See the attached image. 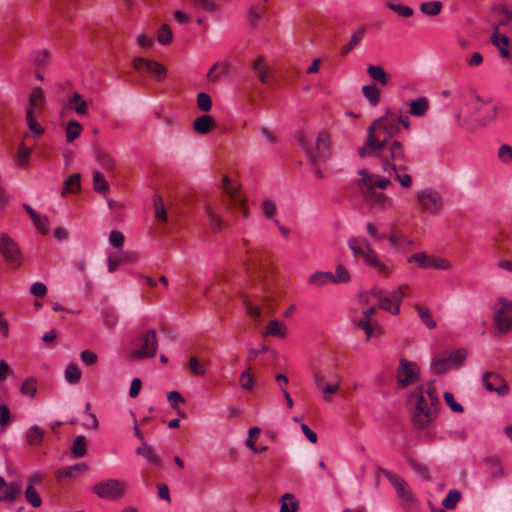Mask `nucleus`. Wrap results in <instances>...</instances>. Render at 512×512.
I'll list each match as a JSON object with an SVG mask.
<instances>
[{"mask_svg":"<svg viewBox=\"0 0 512 512\" xmlns=\"http://www.w3.org/2000/svg\"><path fill=\"white\" fill-rule=\"evenodd\" d=\"M400 131L397 116L390 112L375 119L367 130L364 145L358 148V155L361 158L376 157L382 170L408 189L412 186L409 157L403 143L394 139Z\"/></svg>","mask_w":512,"mask_h":512,"instance_id":"nucleus-1","label":"nucleus"},{"mask_svg":"<svg viewBox=\"0 0 512 512\" xmlns=\"http://www.w3.org/2000/svg\"><path fill=\"white\" fill-rule=\"evenodd\" d=\"M297 142L305 151L309 161L315 167L317 178L324 177L321 169L317 166L318 162L326 161L330 157V137L326 131H320L313 146L303 132L297 135Z\"/></svg>","mask_w":512,"mask_h":512,"instance_id":"nucleus-2","label":"nucleus"},{"mask_svg":"<svg viewBox=\"0 0 512 512\" xmlns=\"http://www.w3.org/2000/svg\"><path fill=\"white\" fill-rule=\"evenodd\" d=\"M348 246L355 258H362L364 263L377 273L387 277L393 271V265L383 262L371 244L363 237H351Z\"/></svg>","mask_w":512,"mask_h":512,"instance_id":"nucleus-3","label":"nucleus"},{"mask_svg":"<svg viewBox=\"0 0 512 512\" xmlns=\"http://www.w3.org/2000/svg\"><path fill=\"white\" fill-rule=\"evenodd\" d=\"M410 401H415V409L412 415L413 425L418 429L429 426L436 418L439 407L431 406L424 395V387H416L410 394Z\"/></svg>","mask_w":512,"mask_h":512,"instance_id":"nucleus-4","label":"nucleus"},{"mask_svg":"<svg viewBox=\"0 0 512 512\" xmlns=\"http://www.w3.org/2000/svg\"><path fill=\"white\" fill-rule=\"evenodd\" d=\"M223 192L222 203L228 212H232L234 209H238L243 217H249V208L246 204V200L243 197L240 186L236 182H233L227 175L222 178Z\"/></svg>","mask_w":512,"mask_h":512,"instance_id":"nucleus-5","label":"nucleus"},{"mask_svg":"<svg viewBox=\"0 0 512 512\" xmlns=\"http://www.w3.org/2000/svg\"><path fill=\"white\" fill-rule=\"evenodd\" d=\"M493 329L495 337L512 331V301L500 298L493 307Z\"/></svg>","mask_w":512,"mask_h":512,"instance_id":"nucleus-6","label":"nucleus"},{"mask_svg":"<svg viewBox=\"0 0 512 512\" xmlns=\"http://www.w3.org/2000/svg\"><path fill=\"white\" fill-rule=\"evenodd\" d=\"M467 357V351L464 348L445 351L433 358L431 362V372L436 375L447 373L451 368H459L463 365Z\"/></svg>","mask_w":512,"mask_h":512,"instance_id":"nucleus-7","label":"nucleus"},{"mask_svg":"<svg viewBox=\"0 0 512 512\" xmlns=\"http://www.w3.org/2000/svg\"><path fill=\"white\" fill-rule=\"evenodd\" d=\"M135 345L138 347L131 352V357L135 360H144L153 358L158 349L157 334L154 329L147 330L141 333L135 340Z\"/></svg>","mask_w":512,"mask_h":512,"instance_id":"nucleus-8","label":"nucleus"},{"mask_svg":"<svg viewBox=\"0 0 512 512\" xmlns=\"http://www.w3.org/2000/svg\"><path fill=\"white\" fill-rule=\"evenodd\" d=\"M378 473L383 474L395 488L397 496L402 502L403 508L405 510H411L416 500L411 489L408 486V483L400 476L384 468H379Z\"/></svg>","mask_w":512,"mask_h":512,"instance_id":"nucleus-9","label":"nucleus"},{"mask_svg":"<svg viewBox=\"0 0 512 512\" xmlns=\"http://www.w3.org/2000/svg\"><path fill=\"white\" fill-rule=\"evenodd\" d=\"M470 105L473 110L474 119L479 125H488L497 117L498 107L489 101H483L478 95L471 96Z\"/></svg>","mask_w":512,"mask_h":512,"instance_id":"nucleus-10","label":"nucleus"},{"mask_svg":"<svg viewBox=\"0 0 512 512\" xmlns=\"http://www.w3.org/2000/svg\"><path fill=\"white\" fill-rule=\"evenodd\" d=\"M420 369L414 362L405 358L399 360L396 371V382L399 388H407L419 379Z\"/></svg>","mask_w":512,"mask_h":512,"instance_id":"nucleus-11","label":"nucleus"},{"mask_svg":"<svg viewBox=\"0 0 512 512\" xmlns=\"http://www.w3.org/2000/svg\"><path fill=\"white\" fill-rule=\"evenodd\" d=\"M0 253L9 265L13 267H19L21 265L22 255L20 248L6 233L0 234Z\"/></svg>","mask_w":512,"mask_h":512,"instance_id":"nucleus-12","label":"nucleus"},{"mask_svg":"<svg viewBox=\"0 0 512 512\" xmlns=\"http://www.w3.org/2000/svg\"><path fill=\"white\" fill-rule=\"evenodd\" d=\"M125 486L117 479H108L95 484L92 491L102 499H118L124 494Z\"/></svg>","mask_w":512,"mask_h":512,"instance_id":"nucleus-13","label":"nucleus"},{"mask_svg":"<svg viewBox=\"0 0 512 512\" xmlns=\"http://www.w3.org/2000/svg\"><path fill=\"white\" fill-rule=\"evenodd\" d=\"M408 263L416 262L419 267L424 269L446 270L450 268V262L444 258L430 256L425 252L414 253L407 259Z\"/></svg>","mask_w":512,"mask_h":512,"instance_id":"nucleus-14","label":"nucleus"},{"mask_svg":"<svg viewBox=\"0 0 512 512\" xmlns=\"http://www.w3.org/2000/svg\"><path fill=\"white\" fill-rule=\"evenodd\" d=\"M417 199L419 204L431 213H438L443 207L440 193L430 188L420 191L417 195Z\"/></svg>","mask_w":512,"mask_h":512,"instance_id":"nucleus-15","label":"nucleus"},{"mask_svg":"<svg viewBox=\"0 0 512 512\" xmlns=\"http://www.w3.org/2000/svg\"><path fill=\"white\" fill-rule=\"evenodd\" d=\"M133 66L139 73L155 75L157 81H162L166 76V68L154 60L137 57L134 59Z\"/></svg>","mask_w":512,"mask_h":512,"instance_id":"nucleus-16","label":"nucleus"},{"mask_svg":"<svg viewBox=\"0 0 512 512\" xmlns=\"http://www.w3.org/2000/svg\"><path fill=\"white\" fill-rule=\"evenodd\" d=\"M245 249V258L243 259L244 266L247 271H257L261 269L264 264V253L258 249H252L250 242L247 239L242 240Z\"/></svg>","mask_w":512,"mask_h":512,"instance_id":"nucleus-17","label":"nucleus"},{"mask_svg":"<svg viewBox=\"0 0 512 512\" xmlns=\"http://www.w3.org/2000/svg\"><path fill=\"white\" fill-rule=\"evenodd\" d=\"M484 387L490 392H496L499 396L506 395L509 387L506 381L497 373L486 372L482 376Z\"/></svg>","mask_w":512,"mask_h":512,"instance_id":"nucleus-18","label":"nucleus"},{"mask_svg":"<svg viewBox=\"0 0 512 512\" xmlns=\"http://www.w3.org/2000/svg\"><path fill=\"white\" fill-rule=\"evenodd\" d=\"M362 178L359 180L360 187H366L368 190H374L375 188L385 189L391 185L390 177H380L376 174H370L366 169L359 171Z\"/></svg>","mask_w":512,"mask_h":512,"instance_id":"nucleus-19","label":"nucleus"},{"mask_svg":"<svg viewBox=\"0 0 512 512\" xmlns=\"http://www.w3.org/2000/svg\"><path fill=\"white\" fill-rule=\"evenodd\" d=\"M390 244L398 250L407 251L413 245V241L406 238L396 225L391 227V231L386 235Z\"/></svg>","mask_w":512,"mask_h":512,"instance_id":"nucleus-20","label":"nucleus"},{"mask_svg":"<svg viewBox=\"0 0 512 512\" xmlns=\"http://www.w3.org/2000/svg\"><path fill=\"white\" fill-rule=\"evenodd\" d=\"M45 107V93L41 87H34L29 95L28 109L32 113H40Z\"/></svg>","mask_w":512,"mask_h":512,"instance_id":"nucleus-21","label":"nucleus"},{"mask_svg":"<svg viewBox=\"0 0 512 512\" xmlns=\"http://www.w3.org/2000/svg\"><path fill=\"white\" fill-rule=\"evenodd\" d=\"M23 208L30 216L31 220L33 221V224L38 229V231L46 235L49 233V220L48 217L45 215L38 214L30 205L23 204Z\"/></svg>","mask_w":512,"mask_h":512,"instance_id":"nucleus-22","label":"nucleus"},{"mask_svg":"<svg viewBox=\"0 0 512 512\" xmlns=\"http://www.w3.org/2000/svg\"><path fill=\"white\" fill-rule=\"evenodd\" d=\"M88 466L85 463H80L72 466H65L57 470L55 477L59 481L75 478L77 475L85 472Z\"/></svg>","mask_w":512,"mask_h":512,"instance_id":"nucleus-23","label":"nucleus"},{"mask_svg":"<svg viewBox=\"0 0 512 512\" xmlns=\"http://www.w3.org/2000/svg\"><path fill=\"white\" fill-rule=\"evenodd\" d=\"M215 126V120L208 114L199 116L193 122V129L201 135L209 133Z\"/></svg>","mask_w":512,"mask_h":512,"instance_id":"nucleus-24","label":"nucleus"},{"mask_svg":"<svg viewBox=\"0 0 512 512\" xmlns=\"http://www.w3.org/2000/svg\"><path fill=\"white\" fill-rule=\"evenodd\" d=\"M95 158L101 167L107 172L113 171L116 167L114 157L104 149H96Z\"/></svg>","mask_w":512,"mask_h":512,"instance_id":"nucleus-25","label":"nucleus"},{"mask_svg":"<svg viewBox=\"0 0 512 512\" xmlns=\"http://www.w3.org/2000/svg\"><path fill=\"white\" fill-rule=\"evenodd\" d=\"M409 290L410 287L408 284H402L398 287V289L392 293H389V296L394 302L393 315H398L400 313V304L403 298L408 295Z\"/></svg>","mask_w":512,"mask_h":512,"instance_id":"nucleus-26","label":"nucleus"},{"mask_svg":"<svg viewBox=\"0 0 512 512\" xmlns=\"http://www.w3.org/2000/svg\"><path fill=\"white\" fill-rule=\"evenodd\" d=\"M367 73L373 81L378 82L382 86L387 85L390 78V75L383 69V67L377 65H369L367 67Z\"/></svg>","mask_w":512,"mask_h":512,"instance_id":"nucleus-27","label":"nucleus"},{"mask_svg":"<svg viewBox=\"0 0 512 512\" xmlns=\"http://www.w3.org/2000/svg\"><path fill=\"white\" fill-rule=\"evenodd\" d=\"M81 188V175L79 173L72 174L64 181L61 195L66 196L70 193H76Z\"/></svg>","mask_w":512,"mask_h":512,"instance_id":"nucleus-28","label":"nucleus"},{"mask_svg":"<svg viewBox=\"0 0 512 512\" xmlns=\"http://www.w3.org/2000/svg\"><path fill=\"white\" fill-rule=\"evenodd\" d=\"M484 462L488 467V472L493 478L502 477L504 475L503 467L498 456H487Z\"/></svg>","mask_w":512,"mask_h":512,"instance_id":"nucleus-29","label":"nucleus"},{"mask_svg":"<svg viewBox=\"0 0 512 512\" xmlns=\"http://www.w3.org/2000/svg\"><path fill=\"white\" fill-rule=\"evenodd\" d=\"M229 64L226 62H217L207 73V79L210 82H217L222 76L228 72Z\"/></svg>","mask_w":512,"mask_h":512,"instance_id":"nucleus-30","label":"nucleus"},{"mask_svg":"<svg viewBox=\"0 0 512 512\" xmlns=\"http://www.w3.org/2000/svg\"><path fill=\"white\" fill-rule=\"evenodd\" d=\"M429 109V102L426 97H420L411 101L409 113L413 116H424Z\"/></svg>","mask_w":512,"mask_h":512,"instance_id":"nucleus-31","label":"nucleus"},{"mask_svg":"<svg viewBox=\"0 0 512 512\" xmlns=\"http://www.w3.org/2000/svg\"><path fill=\"white\" fill-rule=\"evenodd\" d=\"M287 334L286 326L279 320H271L267 326L265 335L284 338Z\"/></svg>","mask_w":512,"mask_h":512,"instance_id":"nucleus-32","label":"nucleus"},{"mask_svg":"<svg viewBox=\"0 0 512 512\" xmlns=\"http://www.w3.org/2000/svg\"><path fill=\"white\" fill-rule=\"evenodd\" d=\"M136 454L147 459L150 463L156 465L161 463L160 457L155 454L153 448L146 441H143V444L136 449Z\"/></svg>","mask_w":512,"mask_h":512,"instance_id":"nucleus-33","label":"nucleus"},{"mask_svg":"<svg viewBox=\"0 0 512 512\" xmlns=\"http://www.w3.org/2000/svg\"><path fill=\"white\" fill-rule=\"evenodd\" d=\"M280 512H296L299 502L291 493H285L280 499Z\"/></svg>","mask_w":512,"mask_h":512,"instance_id":"nucleus-34","label":"nucleus"},{"mask_svg":"<svg viewBox=\"0 0 512 512\" xmlns=\"http://www.w3.org/2000/svg\"><path fill=\"white\" fill-rule=\"evenodd\" d=\"M69 106L80 116L87 113V102L77 92L69 98Z\"/></svg>","mask_w":512,"mask_h":512,"instance_id":"nucleus-35","label":"nucleus"},{"mask_svg":"<svg viewBox=\"0 0 512 512\" xmlns=\"http://www.w3.org/2000/svg\"><path fill=\"white\" fill-rule=\"evenodd\" d=\"M333 273L317 271L309 276L308 282L314 286H324L332 283Z\"/></svg>","mask_w":512,"mask_h":512,"instance_id":"nucleus-36","label":"nucleus"},{"mask_svg":"<svg viewBox=\"0 0 512 512\" xmlns=\"http://www.w3.org/2000/svg\"><path fill=\"white\" fill-rule=\"evenodd\" d=\"M494 12L499 15V20L494 26H506L512 21V9L507 8L504 5H497L493 8Z\"/></svg>","mask_w":512,"mask_h":512,"instance_id":"nucleus-37","label":"nucleus"},{"mask_svg":"<svg viewBox=\"0 0 512 512\" xmlns=\"http://www.w3.org/2000/svg\"><path fill=\"white\" fill-rule=\"evenodd\" d=\"M82 131L83 127L78 121H69L65 129L66 141L68 143L73 142L76 138H78L81 135Z\"/></svg>","mask_w":512,"mask_h":512,"instance_id":"nucleus-38","label":"nucleus"},{"mask_svg":"<svg viewBox=\"0 0 512 512\" xmlns=\"http://www.w3.org/2000/svg\"><path fill=\"white\" fill-rule=\"evenodd\" d=\"M362 93L370 105L377 106L380 102V90L375 85H364Z\"/></svg>","mask_w":512,"mask_h":512,"instance_id":"nucleus-39","label":"nucleus"},{"mask_svg":"<svg viewBox=\"0 0 512 512\" xmlns=\"http://www.w3.org/2000/svg\"><path fill=\"white\" fill-rule=\"evenodd\" d=\"M22 492V487L17 483L6 484L4 494L0 496L1 501H14Z\"/></svg>","mask_w":512,"mask_h":512,"instance_id":"nucleus-40","label":"nucleus"},{"mask_svg":"<svg viewBox=\"0 0 512 512\" xmlns=\"http://www.w3.org/2000/svg\"><path fill=\"white\" fill-rule=\"evenodd\" d=\"M441 1H428L420 4V11L427 16H437L442 10Z\"/></svg>","mask_w":512,"mask_h":512,"instance_id":"nucleus-41","label":"nucleus"},{"mask_svg":"<svg viewBox=\"0 0 512 512\" xmlns=\"http://www.w3.org/2000/svg\"><path fill=\"white\" fill-rule=\"evenodd\" d=\"M414 307L417 310L421 321L427 326V328L435 329L437 324L436 321L433 319L430 310L427 307H424L419 304H415Z\"/></svg>","mask_w":512,"mask_h":512,"instance_id":"nucleus-42","label":"nucleus"},{"mask_svg":"<svg viewBox=\"0 0 512 512\" xmlns=\"http://www.w3.org/2000/svg\"><path fill=\"white\" fill-rule=\"evenodd\" d=\"M205 213L209 218L211 230L213 232H220L223 227V221L221 216L216 211H214V209L211 206L206 207Z\"/></svg>","mask_w":512,"mask_h":512,"instance_id":"nucleus-43","label":"nucleus"},{"mask_svg":"<svg viewBox=\"0 0 512 512\" xmlns=\"http://www.w3.org/2000/svg\"><path fill=\"white\" fill-rule=\"evenodd\" d=\"M93 188L97 193L105 195L110 188L103 174L99 171L93 172Z\"/></svg>","mask_w":512,"mask_h":512,"instance_id":"nucleus-44","label":"nucleus"},{"mask_svg":"<svg viewBox=\"0 0 512 512\" xmlns=\"http://www.w3.org/2000/svg\"><path fill=\"white\" fill-rule=\"evenodd\" d=\"M82 372L79 366L75 363H70L65 369V379L70 384H76L80 381Z\"/></svg>","mask_w":512,"mask_h":512,"instance_id":"nucleus-45","label":"nucleus"},{"mask_svg":"<svg viewBox=\"0 0 512 512\" xmlns=\"http://www.w3.org/2000/svg\"><path fill=\"white\" fill-rule=\"evenodd\" d=\"M86 452V438L82 435H79L73 441L71 453L75 458H80L85 456Z\"/></svg>","mask_w":512,"mask_h":512,"instance_id":"nucleus-46","label":"nucleus"},{"mask_svg":"<svg viewBox=\"0 0 512 512\" xmlns=\"http://www.w3.org/2000/svg\"><path fill=\"white\" fill-rule=\"evenodd\" d=\"M385 6L397 13L400 17H403V18H409L413 15L414 11L411 7L409 6H405V5H402V4H396V3H393L391 1H386L385 2Z\"/></svg>","mask_w":512,"mask_h":512,"instance_id":"nucleus-47","label":"nucleus"},{"mask_svg":"<svg viewBox=\"0 0 512 512\" xmlns=\"http://www.w3.org/2000/svg\"><path fill=\"white\" fill-rule=\"evenodd\" d=\"M22 395L34 398L37 393V380L33 377L26 378L20 387Z\"/></svg>","mask_w":512,"mask_h":512,"instance_id":"nucleus-48","label":"nucleus"},{"mask_svg":"<svg viewBox=\"0 0 512 512\" xmlns=\"http://www.w3.org/2000/svg\"><path fill=\"white\" fill-rule=\"evenodd\" d=\"M26 121H27V125H28L30 131L34 135L40 136V135H42L44 133L45 130L38 123V121H37V114L36 113H32L31 111H27V113H26Z\"/></svg>","mask_w":512,"mask_h":512,"instance_id":"nucleus-49","label":"nucleus"},{"mask_svg":"<svg viewBox=\"0 0 512 512\" xmlns=\"http://www.w3.org/2000/svg\"><path fill=\"white\" fill-rule=\"evenodd\" d=\"M25 498L27 502L34 508H38L42 504V499L33 485H28L26 487Z\"/></svg>","mask_w":512,"mask_h":512,"instance_id":"nucleus-50","label":"nucleus"},{"mask_svg":"<svg viewBox=\"0 0 512 512\" xmlns=\"http://www.w3.org/2000/svg\"><path fill=\"white\" fill-rule=\"evenodd\" d=\"M44 436V430L40 428L39 426H32L29 428L26 434V439L29 444L31 445H37L39 444Z\"/></svg>","mask_w":512,"mask_h":512,"instance_id":"nucleus-51","label":"nucleus"},{"mask_svg":"<svg viewBox=\"0 0 512 512\" xmlns=\"http://www.w3.org/2000/svg\"><path fill=\"white\" fill-rule=\"evenodd\" d=\"M461 499V492L457 489H452L448 492L446 497L442 501V505L446 509H454L457 506V503Z\"/></svg>","mask_w":512,"mask_h":512,"instance_id":"nucleus-52","label":"nucleus"},{"mask_svg":"<svg viewBox=\"0 0 512 512\" xmlns=\"http://www.w3.org/2000/svg\"><path fill=\"white\" fill-rule=\"evenodd\" d=\"M101 315H102L104 324L108 328H113V327L116 326V324L118 322V315H117V313H116L114 308H112V307H105L102 310Z\"/></svg>","mask_w":512,"mask_h":512,"instance_id":"nucleus-53","label":"nucleus"},{"mask_svg":"<svg viewBox=\"0 0 512 512\" xmlns=\"http://www.w3.org/2000/svg\"><path fill=\"white\" fill-rule=\"evenodd\" d=\"M351 279L349 271L342 264L336 266V272L333 274L332 283H348Z\"/></svg>","mask_w":512,"mask_h":512,"instance_id":"nucleus-54","label":"nucleus"},{"mask_svg":"<svg viewBox=\"0 0 512 512\" xmlns=\"http://www.w3.org/2000/svg\"><path fill=\"white\" fill-rule=\"evenodd\" d=\"M173 39V33L169 25L162 24L158 30L157 41L161 45H168Z\"/></svg>","mask_w":512,"mask_h":512,"instance_id":"nucleus-55","label":"nucleus"},{"mask_svg":"<svg viewBox=\"0 0 512 512\" xmlns=\"http://www.w3.org/2000/svg\"><path fill=\"white\" fill-rule=\"evenodd\" d=\"M154 207H155V217L156 219L166 222L168 219L166 209L164 207V203L162 197L160 195L154 196Z\"/></svg>","mask_w":512,"mask_h":512,"instance_id":"nucleus-56","label":"nucleus"},{"mask_svg":"<svg viewBox=\"0 0 512 512\" xmlns=\"http://www.w3.org/2000/svg\"><path fill=\"white\" fill-rule=\"evenodd\" d=\"M31 151L32 148L26 147L22 142L18 147L17 156L15 158L16 164L18 166H24L29 160Z\"/></svg>","mask_w":512,"mask_h":512,"instance_id":"nucleus-57","label":"nucleus"},{"mask_svg":"<svg viewBox=\"0 0 512 512\" xmlns=\"http://www.w3.org/2000/svg\"><path fill=\"white\" fill-rule=\"evenodd\" d=\"M197 106L203 112H209L212 108V99L209 94L200 92L197 95Z\"/></svg>","mask_w":512,"mask_h":512,"instance_id":"nucleus-58","label":"nucleus"},{"mask_svg":"<svg viewBox=\"0 0 512 512\" xmlns=\"http://www.w3.org/2000/svg\"><path fill=\"white\" fill-rule=\"evenodd\" d=\"M356 325L358 328L364 330L367 339H369L372 336L373 328L377 327L376 323L372 322V320L365 318L364 316L356 322Z\"/></svg>","mask_w":512,"mask_h":512,"instance_id":"nucleus-59","label":"nucleus"},{"mask_svg":"<svg viewBox=\"0 0 512 512\" xmlns=\"http://www.w3.org/2000/svg\"><path fill=\"white\" fill-rule=\"evenodd\" d=\"M167 400L174 410H178L181 404L185 403V399L178 391H170L167 393Z\"/></svg>","mask_w":512,"mask_h":512,"instance_id":"nucleus-60","label":"nucleus"},{"mask_svg":"<svg viewBox=\"0 0 512 512\" xmlns=\"http://www.w3.org/2000/svg\"><path fill=\"white\" fill-rule=\"evenodd\" d=\"M424 395L426 398H428L429 404H431V406L440 407V400L432 383H430L427 388H424Z\"/></svg>","mask_w":512,"mask_h":512,"instance_id":"nucleus-61","label":"nucleus"},{"mask_svg":"<svg viewBox=\"0 0 512 512\" xmlns=\"http://www.w3.org/2000/svg\"><path fill=\"white\" fill-rule=\"evenodd\" d=\"M239 383L244 390H251L253 388L254 379L249 369L242 372L239 377Z\"/></svg>","mask_w":512,"mask_h":512,"instance_id":"nucleus-62","label":"nucleus"},{"mask_svg":"<svg viewBox=\"0 0 512 512\" xmlns=\"http://www.w3.org/2000/svg\"><path fill=\"white\" fill-rule=\"evenodd\" d=\"M411 467L413 471L420 476L423 480L429 481L430 480V473L429 469L424 465L416 461L411 462Z\"/></svg>","mask_w":512,"mask_h":512,"instance_id":"nucleus-63","label":"nucleus"},{"mask_svg":"<svg viewBox=\"0 0 512 512\" xmlns=\"http://www.w3.org/2000/svg\"><path fill=\"white\" fill-rule=\"evenodd\" d=\"M498 157L503 163L512 161V147L507 144L501 145L498 150Z\"/></svg>","mask_w":512,"mask_h":512,"instance_id":"nucleus-64","label":"nucleus"}]
</instances>
